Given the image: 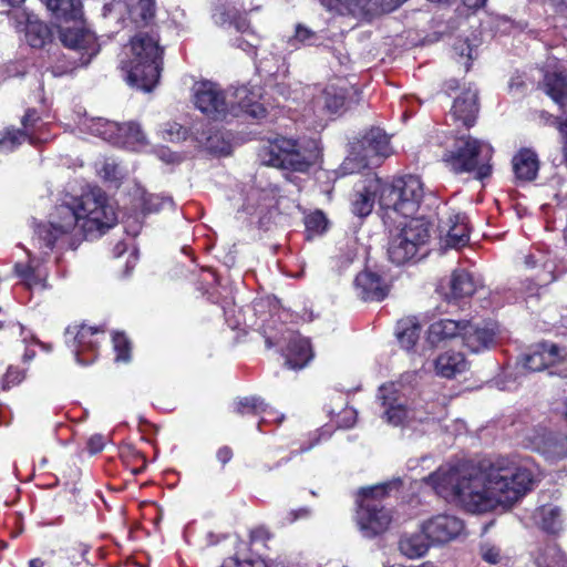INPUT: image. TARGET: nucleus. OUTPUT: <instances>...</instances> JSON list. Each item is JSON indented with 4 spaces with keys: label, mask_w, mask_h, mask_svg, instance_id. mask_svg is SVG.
I'll return each instance as SVG.
<instances>
[{
    "label": "nucleus",
    "mask_w": 567,
    "mask_h": 567,
    "mask_svg": "<svg viewBox=\"0 0 567 567\" xmlns=\"http://www.w3.org/2000/svg\"><path fill=\"white\" fill-rule=\"evenodd\" d=\"M305 226L308 238H310L312 236L321 235L327 229L328 220L322 212L316 210L306 216Z\"/></svg>",
    "instance_id": "58836bf2"
},
{
    "label": "nucleus",
    "mask_w": 567,
    "mask_h": 567,
    "mask_svg": "<svg viewBox=\"0 0 567 567\" xmlns=\"http://www.w3.org/2000/svg\"><path fill=\"white\" fill-rule=\"evenodd\" d=\"M163 134L164 138L172 142H177L186 138L187 131L181 124L172 123L167 124V127L164 130Z\"/></svg>",
    "instance_id": "de8ad7c7"
},
{
    "label": "nucleus",
    "mask_w": 567,
    "mask_h": 567,
    "mask_svg": "<svg viewBox=\"0 0 567 567\" xmlns=\"http://www.w3.org/2000/svg\"><path fill=\"white\" fill-rule=\"evenodd\" d=\"M424 197V186L419 176L406 175L382 187L379 203L384 210V219L413 218Z\"/></svg>",
    "instance_id": "39448f33"
},
{
    "label": "nucleus",
    "mask_w": 567,
    "mask_h": 567,
    "mask_svg": "<svg viewBox=\"0 0 567 567\" xmlns=\"http://www.w3.org/2000/svg\"><path fill=\"white\" fill-rule=\"evenodd\" d=\"M534 447L547 461H556L567 455V437L560 433H544L534 437Z\"/></svg>",
    "instance_id": "412c9836"
},
{
    "label": "nucleus",
    "mask_w": 567,
    "mask_h": 567,
    "mask_svg": "<svg viewBox=\"0 0 567 567\" xmlns=\"http://www.w3.org/2000/svg\"><path fill=\"white\" fill-rule=\"evenodd\" d=\"M481 555L482 558L493 565H496L502 561L503 556L501 549L492 544H483L481 546Z\"/></svg>",
    "instance_id": "49530a36"
},
{
    "label": "nucleus",
    "mask_w": 567,
    "mask_h": 567,
    "mask_svg": "<svg viewBox=\"0 0 567 567\" xmlns=\"http://www.w3.org/2000/svg\"><path fill=\"white\" fill-rule=\"evenodd\" d=\"M343 414H344V422L341 423L340 425H342L344 427L352 426L355 423V415H357L355 411L352 409H346L343 411Z\"/></svg>",
    "instance_id": "052dcab7"
},
{
    "label": "nucleus",
    "mask_w": 567,
    "mask_h": 567,
    "mask_svg": "<svg viewBox=\"0 0 567 567\" xmlns=\"http://www.w3.org/2000/svg\"><path fill=\"white\" fill-rule=\"evenodd\" d=\"M309 515H310V509L308 507H301L299 509L290 511L287 514V517L285 518V520L287 523L291 524L300 518H307V517H309Z\"/></svg>",
    "instance_id": "5fc2aeb1"
},
{
    "label": "nucleus",
    "mask_w": 567,
    "mask_h": 567,
    "mask_svg": "<svg viewBox=\"0 0 567 567\" xmlns=\"http://www.w3.org/2000/svg\"><path fill=\"white\" fill-rule=\"evenodd\" d=\"M118 166L115 163H105L102 172H104V177L111 181L117 179Z\"/></svg>",
    "instance_id": "4d7b16f0"
},
{
    "label": "nucleus",
    "mask_w": 567,
    "mask_h": 567,
    "mask_svg": "<svg viewBox=\"0 0 567 567\" xmlns=\"http://www.w3.org/2000/svg\"><path fill=\"white\" fill-rule=\"evenodd\" d=\"M113 347L116 352L115 360L128 362L131 359V343L123 333L113 334Z\"/></svg>",
    "instance_id": "a19ab883"
},
{
    "label": "nucleus",
    "mask_w": 567,
    "mask_h": 567,
    "mask_svg": "<svg viewBox=\"0 0 567 567\" xmlns=\"http://www.w3.org/2000/svg\"><path fill=\"white\" fill-rule=\"evenodd\" d=\"M80 0H48L47 7L58 18L74 19L79 14Z\"/></svg>",
    "instance_id": "f704fd0d"
},
{
    "label": "nucleus",
    "mask_w": 567,
    "mask_h": 567,
    "mask_svg": "<svg viewBox=\"0 0 567 567\" xmlns=\"http://www.w3.org/2000/svg\"><path fill=\"white\" fill-rule=\"evenodd\" d=\"M2 4L9 6V7H18L21 3L24 2V0H1Z\"/></svg>",
    "instance_id": "338daca9"
},
{
    "label": "nucleus",
    "mask_w": 567,
    "mask_h": 567,
    "mask_svg": "<svg viewBox=\"0 0 567 567\" xmlns=\"http://www.w3.org/2000/svg\"><path fill=\"white\" fill-rule=\"evenodd\" d=\"M399 549L408 558H419L427 551L429 544L422 535H409L400 539Z\"/></svg>",
    "instance_id": "473e14b6"
},
{
    "label": "nucleus",
    "mask_w": 567,
    "mask_h": 567,
    "mask_svg": "<svg viewBox=\"0 0 567 567\" xmlns=\"http://www.w3.org/2000/svg\"><path fill=\"white\" fill-rule=\"evenodd\" d=\"M493 154L491 144L466 136L457 138L455 150L447 152L443 159L454 173H474L476 179L483 181L492 175Z\"/></svg>",
    "instance_id": "0eeeda50"
},
{
    "label": "nucleus",
    "mask_w": 567,
    "mask_h": 567,
    "mask_svg": "<svg viewBox=\"0 0 567 567\" xmlns=\"http://www.w3.org/2000/svg\"><path fill=\"white\" fill-rule=\"evenodd\" d=\"M388 255L393 264L402 265L412 260L430 237V224L424 218H396L388 221Z\"/></svg>",
    "instance_id": "423d86ee"
},
{
    "label": "nucleus",
    "mask_w": 567,
    "mask_h": 567,
    "mask_svg": "<svg viewBox=\"0 0 567 567\" xmlns=\"http://www.w3.org/2000/svg\"><path fill=\"white\" fill-rule=\"evenodd\" d=\"M478 112L477 91L468 87L458 96L452 106V115L461 121L464 126L471 127Z\"/></svg>",
    "instance_id": "5701e85b"
},
{
    "label": "nucleus",
    "mask_w": 567,
    "mask_h": 567,
    "mask_svg": "<svg viewBox=\"0 0 567 567\" xmlns=\"http://www.w3.org/2000/svg\"><path fill=\"white\" fill-rule=\"evenodd\" d=\"M22 379V375L19 371H14L12 369H9L6 374V381L7 382H20Z\"/></svg>",
    "instance_id": "e2e57ef3"
},
{
    "label": "nucleus",
    "mask_w": 567,
    "mask_h": 567,
    "mask_svg": "<svg viewBox=\"0 0 567 567\" xmlns=\"http://www.w3.org/2000/svg\"><path fill=\"white\" fill-rule=\"evenodd\" d=\"M358 296L365 301H381L388 295V286L382 278L369 270L360 272L354 280Z\"/></svg>",
    "instance_id": "6ab92c4d"
},
{
    "label": "nucleus",
    "mask_w": 567,
    "mask_h": 567,
    "mask_svg": "<svg viewBox=\"0 0 567 567\" xmlns=\"http://www.w3.org/2000/svg\"><path fill=\"white\" fill-rule=\"evenodd\" d=\"M25 138H29L31 143L34 142V137L24 130L8 128L3 133H0V151L11 152Z\"/></svg>",
    "instance_id": "c9c22d12"
},
{
    "label": "nucleus",
    "mask_w": 567,
    "mask_h": 567,
    "mask_svg": "<svg viewBox=\"0 0 567 567\" xmlns=\"http://www.w3.org/2000/svg\"><path fill=\"white\" fill-rule=\"evenodd\" d=\"M14 272L20 282L28 289H44L47 287L48 272L41 267L40 258L29 254L27 264H17Z\"/></svg>",
    "instance_id": "aec40b11"
},
{
    "label": "nucleus",
    "mask_w": 567,
    "mask_h": 567,
    "mask_svg": "<svg viewBox=\"0 0 567 567\" xmlns=\"http://www.w3.org/2000/svg\"><path fill=\"white\" fill-rule=\"evenodd\" d=\"M312 357L309 340L299 334H291L286 353V365L292 370H300L308 364Z\"/></svg>",
    "instance_id": "b1692460"
},
{
    "label": "nucleus",
    "mask_w": 567,
    "mask_h": 567,
    "mask_svg": "<svg viewBox=\"0 0 567 567\" xmlns=\"http://www.w3.org/2000/svg\"><path fill=\"white\" fill-rule=\"evenodd\" d=\"M79 128L81 132L90 133L111 143L114 142V138H116L121 131L120 123L111 122L102 117L86 116L79 121Z\"/></svg>",
    "instance_id": "a878e982"
},
{
    "label": "nucleus",
    "mask_w": 567,
    "mask_h": 567,
    "mask_svg": "<svg viewBox=\"0 0 567 567\" xmlns=\"http://www.w3.org/2000/svg\"><path fill=\"white\" fill-rule=\"evenodd\" d=\"M557 87L551 86L550 82H547L548 94L559 104H564L567 99V83L563 78H557Z\"/></svg>",
    "instance_id": "c03bdc74"
},
{
    "label": "nucleus",
    "mask_w": 567,
    "mask_h": 567,
    "mask_svg": "<svg viewBox=\"0 0 567 567\" xmlns=\"http://www.w3.org/2000/svg\"><path fill=\"white\" fill-rule=\"evenodd\" d=\"M121 131L116 138H114V144H122L126 147H132L137 150L146 144V137L140 125L136 123H124L120 124Z\"/></svg>",
    "instance_id": "7c9ffc66"
},
{
    "label": "nucleus",
    "mask_w": 567,
    "mask_h": 567,
    "mask_svg": "<svg viewBox=\"0 0 567 567\" xmlns=\"http://www.w3.org/2000/svg\"><path fill=\"white\" fill-rule=\"evenodd\" d=\"M529 258V254H520L515 258V271L517 272V277H519L524 270H528Z\"/></svg>",
    "instance_id": "864d4df0"
},
{
    "label": "nucleus",
    "mask_w": 567,
    "mask_h": 567,
    "mask_svg": "<svg viewBox=\"0 0 567 567\" xmlns=\"http://www.w3.org/2000/svg\"><path fill=\"white\" fill-rule=\"evenodd\" d=\"M87 447L93 454L101 452L104 447V437L100 434L91 436L87 441Z\"/></svg>",
    "instance_id": "603ef678"
},
{
    "label": "nucleus",
    "mask_w": 567,
    "mask_h": 567,
    "mask_svg": "<svg viewBox=\"0 0 567 567\" xmlns=\"http://www.w3.org/2000/svg\"><path fill=\"white\" fill-rule=\"evenodd\" d=\"M220 567H268L267 563L259 558H250L240 560L237 557H229L224 560Z\"/></svg>",
    "instance_id": "79ce46f5"
},
{
    "label": "nucleus",
    "mask_w": 567,
    "mask_h": 567,
    "mask_svg": "<svg viewBox=\"0 0 567 567\" xmlns=\"http://www.w3.org/2000/svg\"><path fill=\"white\" fill-rule=\"evenodd\" d=\"M154 16V0H138V2L130 9V17L136 24H148Z\"/></svg>",
    "instance_id": "e433bc0d"
},
{
    "label": "nucleus",
    "mask_w": 567,
    "mask_h": 567,
    "mask_svg": "<svg viewBox=\"0 0 567 567\" xmlns=\"http://www.w3.org/2000/svg\"><path fill=\"white\" fill-rule=\"evenodd\" d=\"M439 230L445 247L460 249L470 241V228L464 214L451 213L441 218Z\"/></svg>",
    "instance_id": "2eb2a0df"
},
{
    "label": "nucleus",
    "mask_w": 567,
    "mask_h": 567,
    "mask_svg": "<svg viewBox=\"0 0 567 567\" xmlns=\"http://www.w3.org/2000/svg\"><path fill=\"white\" fill-rule=\"evenodd\" d=\"M39 116L34 110H29L22 118L23 130L33 136V131L37 126Z\"/></svg>",
    "instance_id": "3c124183"
},
{
    "label": "nucleus",
    "mask_w": 567,
    "mask_h": 567,
    "mask_svg": "<svg viewBox=\"0 0 567 567\" xmlns=\"http://www.w3.org/2000/svg\"><path fill=\"white\" fill-rule=\"evenodd\" d=\"M102 332L99 328L86 324H74L66 328V336L73 337V351L78 363L89 364L95 360L97 348L95 337Z\"/></svg>",
    "instance_id": "ddd939ff"
},
{
    "label": "nucleus",
    "mask_w": 567,
    "mask_h": 567,
    "mask_svg": "<svg viewBox=\"0 0 567 567\" xmlns=\"http://www.w3.org/2000/svg\"><path fill=\"white\" fill-rule=\"evenodd\" d=\"M422 533L433 544H444L455 539L463 530V522L449 514L432 516L422 524Z\"/></svg>",
    "instance_id": "f8f14e48"
},
{
    "label": "nucleus",
    "mask_w": 567,
    "mask_h": 567,
    "mask_svg": "<svg viewBox=\"0 0 567 567\" xmlns=\"http://www.w3.org/2000/svg\"><path fill=\"white\" fill-rule=\"evenodd\" d=\"M378 398L384 409L383 417L394 426H408L434 414V404L425 408L421 400L409 402L394 383L380 386Z\"/></svg>",
    "instance_id": "6e6552de"
},
{
    "label": "nucleus",
    "mask_w": 567,
    "mask_h": 567,
    "mask_svg": "<svg viewBox=\"0 0 567 567\" xmlns=\"http://www.w3.org/2000/svg\"><path fill=\"white\" fill-rule=\"evenodd\" d=\"M27 72V65L24 62H13L7 65L8 76H19Z\"/></svg>",
    "instance_id": "6e6d98bb"
},
{
    "label": "nucleus",
    "mask_w": 567,
    "mask_h": 567,
    "mask_svg": "<svg viewBox=\"0 0 567 567\" xmlns=\"http://www.w3.org/2000/svg\"><path fill=\"white\" fill-rule=\"evenodd\" d=\"M559 131H560V133L563 134V136L565 138L564 154H565V158L567 161V115H566V118L560 121V123H559Z\"/></svg>",
    "instance_id": "680f3d73"
},
{
    "label": "nucleus",
    "mask_w": 567,
    "mask_h": 567,
    "mask_svg": "<svg viewBox=\"0 0 567 567\" xmlns=\"http://www.w3.org/2000/svg\"><path fill=\"white\" fill-rule=\"evenodd\" d=\"M425 481L442 498L456 502L471 513H486L511 507L522 498L532 476L515 463L498 458L487 466L462 463L440 467Z\"/></svg>",
    "instance_id": "f257e3e1"
},
{
    "label": "nucleus",
    "mask_w": 567,
    "mask_h": 567,
    "mask_svg": "<svg viewBox=\"0 0 567 567\" xmlns=\"http://www.w3.org/2000/svg\"><path fill=\"white\" fill-rule=\"evenodd\" d=\"M523 85H524V83L522 81H517L515 79H512V81L509 83V90L512 92H514L515 90H519Z\"/></svg>",
    "instance_id": "69168bd1"
},
{
    "label": "nucleus",
    "mask_w": 567,
    "mask_h": 567,
    "mask_svg": "<svg viewBox=\"0 0 567 567\" xmlns=\"http://www.w3.org/2000/svg\"><path fill=\"white\" fill-rule=\"evenodd\" d=\"M59 38L66 48L83 51V55H86V59L82 62L83 64L89 63L99 52L96 38L94 33L89 30L82 28H62L59 31Z\"/></svg>",
    "instance_id": "a211bd4d"
},
{
    "label": "nucleus",
    "mask_w": 567,
    "mask_h": 567,
    "mask_svg": "<svg viewBox=\"0 0 567 567\" xmlns=\"http://www.w3.org/2000/svg\"><path fill=\"white\" fill-rule=\"evenodd\" d=\"M89 553V546L85 544H78L68 550V559L73 565H79L80 560H84Z\"/></svg>",
    "instance_id": "8fccbe9b"
},
{
    "label": "nucleus",
    "mask_w": 567,
    "mask_h": 567,
    "mask_svg": "<svg viewBox=\"0 0 567 567\" xmlns=\"http://www.w3.org/2000/svg\"><path fill=\"white\" fill-rule=\"evenodd\" d=\"M233 457V452L229 447L227 446H223L218 450L217 452V458L218 461H220L223 464H226L228 463Z\"/></svg>",
    "instance_id": "bf43d9fd"
},
{
    "label": "nucleus",
    "mask_w": 567,
    "mask_h": 567,
    "mask_svg": "<svg viewBox=\"0 0 567 567\" xmlns=\"http://www.w3.org/2000/svg\"><path fill=\"white\" fill-rule=\"evenodd\" d=\"M537 355L542 358L547 355L549 363H554L559 358V348L553 343L539 342L534 350V360Z\"/></svg>",
    "instance_id": "37998d69"
},
{
    "label": "nucleus",
    "mask_w": 567,
    "mask_h": 567,
    "mask_svg": "<svg viewBox=\"0 0 567 567\" xmlns=\"http://www.w3.org/2000/svg\"><path fill=\"white\" fill-rule=\"evenodd\" d=\"M467 361L463 353L446 351L437 357L434 367L437 375L442 378H454L467 369Z\"/></svg>",
    "instance_id": "bb28decb"
},
{
    "label": "nucleus",
    "mask_w": 567,
    "mask_h": 567,
    "mask_svg": "<svg viewBox=\"0 0 567 567\" xmlns=\"http://www.w3.org/2000/svg\"><path fill=\"white\" fill-rule=\"evenodd\" d=\"M464 321H455L450 319L433 322L429 328V341L439 343L462 336Z\"/></svg>",
    "instance_id": "cd10ccee"
},
{
    "label": "nucleus",
    "mask_w": 567,
    "mask_h": 567,
    "mask_svg": "<svg viewBox=\"0 0 567 567\" xmlns=\"http://www.w3.org/2000/svg\"><path fill=\"white\" fill-rule=\"evenodd\" d=\"M421 333V326L416 318L408 317L401 319L396 323L395 334L402 346L406 350H411L417 342Z\"/></svg>",
    "instance_id": "c756f323"
},
{
    "label": "nucleus",
    "mask_w": 567,
    "mask_h": 567,
    "mask_svg": "<svg viewBox=\"0 0 567 567\" xmlns=\"http://www.w3.org/2000/svg\"><path fill=\"white\" fill-rule=\"evenodd\" d=\"M13 19L17 30L25 33V40L30 47L42 48L50 39V29L35 14L25 10H17L13 13Z\"/></svg>",
    "instance_id": "f3484780"
},
{
    "label": "nucleus",
    "mask_w": 567,
    "mask_h": 567,
    "mask_svg": "<svg viewBox=\"0 0 567 567\" xmlns=\"http://www.w3.org/2000/svg\"><path fill=\"white\" fill-rule=\"evenodd\" d=\"M320 156L319 143L313 138L298 143L286 137H278L268 142L259 151L262 164L295 172H307L319 161Z\"/></svg>",
    "instance_id": "20e7f679"
},
{
    "label": "nucleus",
    "mask_w": 567,
    "mask_h": 567,
    "mask_svg": "<svg viewBox=\"0 0 567 567\" xmlns=\"http://www.w3.org/2000/svg\"><path fill=\"white\" fill-rule=\"evenodd\" d=\"M538 567H567V557L556 545L549 546L538 558Z\"/></svg>",
    "instance_id": "4c0bfd02"
},
{
    "label": "nucleus",
    "mask_w": 567,
    "mask_h": 567,
    "mask_svg": "<svg viewBox=\"0 0 567 567\" xmlns=\"http://www.w3.org/2000/svg\"><path fill=\"white\" fill-rule=\"evenodd\" d=\"M228 99L229 114L233 116L248 115L252 118H260L265 115L266 110L259 102L261 96L260 89L252 86H239L231 92Z\"/></svg>",
    "instance_id": "4468645a"
},
{
    "label": "nucleus",
    "mask_w": 567,
    "mask_h": 567,
    "mask_svg": "<svg viewBox=\"0 0 567 567\" xmlns=\"http://www.w3.org/2000/svg\"><path fill=\"white\" fill-rule=\"evenodd\" d=\"M540 527L548 534H557L563 528L560 509L557 506H543L540 508Z\"/></svg>",
    "instance_id": "72a5a7b5"
},
{
    "label": "nucleus",
    "mask_w": 567,
    "mask_h": 567,
    "mask_svg": "<svg viewBox=\"0 0 567 567\" xmlns=\"http://www.w3.org/2000/svg\"><path fill=\"white\" fill-rule=\"evenodd\" d=\"M464 6L468 9H478L481 8L486 0H462Z\"/></svg>",
    "instance_id": "0e129e2a"
},
{
    "label": "nucleus",
    "mask_w": 567,
    "mask_h": 567,
    "mask_svg": "<svg viewBox=\"0 0 567 567\" xmlns=\"http://www.w3.org/2000/svg\"><path fill=\"white\" fill-rule=\"evenodd\" d=\"M117 223L115 207L101 188H91L79 196L65 195L35 229L34 245L49 255L55 244L74 247L82 238H97Z\"/></svg>",
    "instance_id": "f03ea898"
},
{
    "label": "nucleus",
    "mask_w": 567,
    "mask_h": 567,
    "mask_svg": "<svg viewBox=\"0 0 567 567\" xmlns=\"http://www.w3.org/2000/svg\"><path fill=\"white\" fill-rule=\"evenodd\" d=\"M512 163L515 178L520 183H528L532 179V151L522 148Z\"/></svg>",
    "instance_id": "2f4dec72"
},
{
    "label": "nucleus",
    "mask_w": 567,
    "mask_h": 567,
    "mask_svg": "<svg viewBox=\"0 0 567 567\" xmlns=\"http://www.w3.org/2000/svg\"><path fill=\"white\" fill-rule=\"evenodd\" d=\"M475 291V284L472 276L465 270H455L450 280V292L446 293L449 301L470 297Z\"/></svg>",
    "instance_id": "c85d7f7f"
},
{
    "label": "nucleus",
    "mask_w": 567,
    "mask_h": 567,
    "mask_svg": "<svg viewBox=\"0 0 567 567\" xmlns=\"http://www.w3.org/2000/svg\"><path fill=\"white\" fill-rule=\"evenodd\" d=\"M318 39L319 38H318L317 33L313 32L312 30H310L309 28H307L302 24H298L296 27V33H295L293 41H298L302 44L312 45L318 41Z\"/></svg>",
    "instance_id": "a18cd8bd"
},
{
    "label": "nucleus",
    "mask_w": 567,
    "mask_h": 567,
    "mask_svg": "<svg viewBox=\"0 0 567 567\" xmlns=\"http://www.w3.org/2000/svg\"><path fill=\"white\" fill-rule=\"evenodd\" d=\"M194 104L207 117L219 121L229 114L228 99L217 84L202 82L194 86Z\"/></svg>",
    "instance_id": "9b49d317"
},
{
    "label": "nucleus",
    "mask_w": 567,
    "mask_h": 567,
    "mask_svg": "<svg viewBox=\"0 0 567 567\" xmlns=\"http://www.w3.org/2000/svg\"><path fill=\"white\" fill-rule=\"evenodd\" d=\"M392 154L390 138L379 127L369 130L360 140L352 144V151L342 164L346 173H358L363 168L378 166L383 158Z\"/></svg>",
    "instance_id": "9d476101"
},
{
    "label": "nucleus",
    "mask_w": 567,
    "mask_h": 567,
    "mask_svg": "<svg viewBox=\"0 0 567 567\" xmlns=\"http://www.w3.org/2000/svg\"><path fill=\"white\" fill-rule=\"evenodd\" d=\"M383 183L377 176H369L358 184L351 199L352 213L359 217L368 216L374 206L377 194L381 195Z\"/></svg>",
    "instance_id": "dca6fc26"
},
{
    "label": "nucleus",
    "mask_w": 567,
    "mask_h": 567,
    "mask_svg": "<svg viewBox=\"0 0 567 567\" xmlns=\"http://www.w3.org/2000/svg\"><path fill=\"white\" fill-rule=\"evenodd\" d=\"M357 93V89L339 80L337 83H331L326 86L322 92V99L324 106L331 113H337L348 103L350 95Z\"/></svg>",
    "instance_id": "393cba45"
},
{
    "label": "nucleus",
    "mask_w": 567,
    "mask_h": 567,
    "mask_svg": "<svg viewBox=\"0 0 567 567\" xmlns=\"http://www.w3.org/2000/svg\"><path fill=\"white\" fill-rule=\"evenodd\" d=\"M259 413H262V416L258 423V429L261 430L262 423H280L284 420V414H280L279 412L275 411L274 409H270L267 406V404L264 403L262 408L259 409Z\"/></svg>",
    "instance_id": "09e8293b"
},
{
    "label": "nucleus",
    "mask_w": 567,
    "mask_h": 567,
    "mask_svg": "<svg viewBox=\"0 0 567 567\" xmlns=\"http://www.w3.org/2000/svg\"><path fill=\"white\" fill-rule=\"evenodd\" d=\"M44 561L41 558H33L29 561V567H43Z\"/></svg>",
    "instance_id": "774afa93"
},
{
    "label": "nucleus",
    "mask_w": 567,
    "mask_h": 567,
    "mask_svg": "<svg viewBox=\"0 0 567 567\" xmlns=\"http://www.w3.org/2000/svg\"><path fill=\"white\" fill-rule=\"evenodd\" d=\"M264 405V401L258 396L240 398L234 403V410L238 414H259V409Z\"/></svg>",
    "instance_id": "ea45409f"
},
{
    "label": "nucleus",
    "mask_w": 567,
    "mask_h": 567,
    "mask_svg": "<svg viewBox=\"0 0 567 567\" xmlns=\"http://www.w3.org/2000/svg\"><path fill=\"white\" fill-rule=\"evenodd\" d=\"M455 50L460 51V54L461 56H466V61L464 62L465 64V68H466V71L470 69V63L468 61L472 59V49L470 48L468 44L466 43H461L460 47H455Z\"/></svg>",
    "instance_id": "13d9d810"
},
{
    "label": "nucleus",
    "mask_w": 567,
    "mask_h": 567,
    "mask_svg": "<svg viewBox=\"0 0 567 567\" xmlns=\"http://www.w3.org/2000/svg\"><path fill=\"white\" fill-rule=\"evenodd\" d=\"M391 485L386 483L361 489L355 520L363 536L374 537L388 529L392 514L381 505L380 498L388 494Z\"/></svg>",
    "instance_id": "1a4fd4ad"
},
{
    "label": "nucleus",
    "mask_w": 567,
    "mask_h": 567,
    "mask_svg": "<svg viewBox=\"0 0 567 567\" xmlns=\"http://www.w3.org/2000/svg\"><path fill=\"white\" fill-rule=\"evenodd\" d=\"M164 49L153 33L140 32L123 48L120 61L127 82L144 91H151L158 82Z\"/></svg>",
    "instance_id": "7ed1b4c3"
},
{
    "label": "nucleus",
    "mask_w": 567,
    "mask_h": 567,
    "mask_svg": "<svg viewBox=\"0 0 567 567\" xmlns=\"http://www.w3.org/2000/svg\"><path fill=\"white\" fill-rule=\"evenodd\" d=\"M461 338L464 346L472 352H480L493 344L495 339V331L492 328H481L468 321H464Z\"/></svg>",
    "instance_id": "4be33fe9"
}]
</instances>
